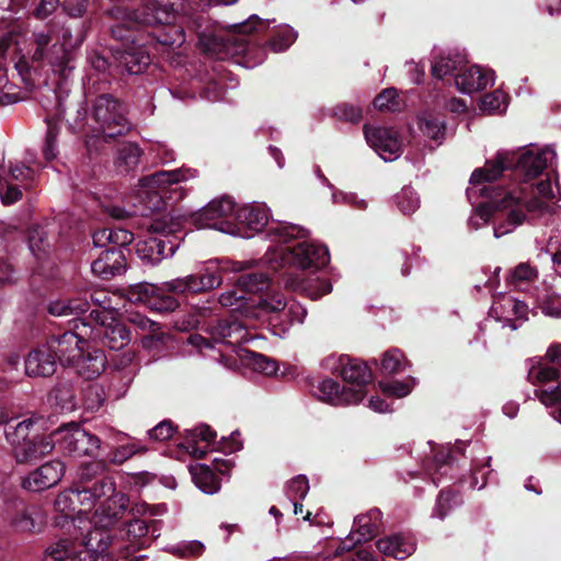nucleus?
Returning a JSON list of instances; mask_svg holds the SVG:
<instances>
[{"mask_svg": "<svg viewBox=\"0 0 561 561\" xmlns=\"http://www.w3.org/2000/svg\"><path fill=\"white\" fill-rule=\"evenodd\" d=\"M556 159L557 153L550 147L528 148L519 152L502 150L493 159L488 160L483 168L472 172L470 197L482 183L484 174L486 182H494L505 170L512 169L515 176L522 179L523 183H513L507 187L497 185V188H493L495 194L491 195L492 201L508 210L507 224L495 228L496 237L512 232L524 221L552 215L556 203L560 199L559 188H553L550 179L539 182L536 188L529 182L545 169L552 167Z\"/></svg>", "mask_w": 561, "mask_h": 561, "instance_id": "nucleus-1", "label": "nucleus"}, {"mask_svg": "<svg viewBox=\"0 0 561 561\" xmlns=\"http://www.w3.org/2000/svg\"><path fill=\"white\" fill-rule=\"evenodd\" d=\"M271 245L265 262L276 271L285 265L300 270L320 268L329 263V251L309 239V230L288 222L273 221L266 232Z\"/></svg>", "mask_w": 561, "mask_h": 561, "instance_id": "nucleus-2", "label": "nucleus"}, {"mask_svg": "<svg viewBox=\"0 0 561 561\" xmlns=\"http://www.w3.org/2000/svg\"><path fill=\"white\" fill-rule=\"evenodd\" d=\"M197 171L191 168H180L171 171H159L139 180L137 190L138 205L134 209L126 210L113 207L111 215L123 219L129 216H149L159 210L164 203H176L184 198L186 191L181 183L195 179Z\"/></svg>", "mask_w": 561, "mask_h": 561, "instance_id": "nucleus-3", "label": "nucleus"}, {"mask_svg": "<svg viewBox=\"0 0 561 561\" xmlns=\"http://www.w3.org/2000/svg\"><path fill=\"white\" fill-rule=\"evenodd\" d=\"M76 488L79 511L75 518L91 520V530H107L127 508L128 499L116 492L112 478H103L93 484H76Z\"/></svg>", "mask_w": 561, "mask_h": 561, "instance_id": "nucleus-4", "label": "nucleus"}, {"mask_svg": "<svg viewBox=\"0 0 561 561\" xmlns=\"http://www.w3.org/2000/svg\"><path fill=\"white\" fill-rule=\"evenodd\" d=\"M209 263L201 274H191L178 277L161 285L144 283L139 284L133 295L136 300L148 308L159 312L174 311L179 307L178 300L169 294L202 293L218 287L222 279L216 268Z\"/></svg>", "mask_w": 561, "mask_h": 561, "instance_id": "nucleus-5", "label": "nucleus"}, {"mask_svg": "<svg viewBox=\"0 0 561 561\" xmlns=\"http://www.w3.org/2000/svg\"><path fill=\"white\" fill-rule=\"evenodd\" d=\"M70 538L60 539L46 550V561H98V553L108 549L111 534L95 528L82 517L66 520Z\"/></svg>", "mask_w": 561, "mask_h": 561, "instance_id": "nucleus-6", "label": "nucleus"}, {"mask_svg": "<svg viewBox=\"0 0 561 561\" xmlns=\"http://www.w3.org/2000/svg\"><path fill=\"white\" fill-rule=\"evenodd\" d=\"M126 114V106L122 102L110 94H102L94 101L90 115L84 105H79L69 126L82 131L89 126L96 136L112 139L130 130L131 124Z\"/></svg>", "mask_w": 561, "mask_h": 561, "instance_id": "nucleus-7", "label": "nucleus"}, {"mask_svg": "<svg viewBox=\"0 0 561 561\" xmlns=\"http://www.w3.org/2000/svg\"><path fill=\"white\" fill-rule=\"evenodd\" d=\"M181 221L169 214H163L153 219L150 229L160 236H151L137 244V253L151 264H158L163 259L174 255L179 242L169 238V234L179 231Z\"/></svg>", "mask_w": 561, "mask_h": 561, "instance_id": "nucleus-8", "label": "nucleus"}, {"mask_svg": "<svg viewBox=\"0 0 561 561\" xmlns=\"http://www.w3.org/2000/svg\"><path fill=\"white\" fill-rule=\"evenodd\" d=\"M263 26L264 22L257 15H251L247 21L231 25V31L227 36L202 34L199 36V44L205 51L214 54L220 51L241 54L248 49V42L244 35Z\"/></svg>", "mask_w": 561, "mask_h": 561, "instance_id": "nucleus-9", "label": "nucleus"}, {"mask_svg": "<svg viewBox=\"0 0 561 561\" xmlns=\"http://www.w3.org/2000/svg\"><path fill=\"white\" fill-rule=\"evenodd\" d=\"M234 203L228 196L210 201L192 215V222L197 229H216L228 234H237Z\"/></svg>", "mask_w": 561, "mask_h": 561, "instance_id": "nucleus-10", "label": "nucleus"}, {"mask_svg": "<svg viewBox=\"0 0 561 561\" xmlns=\"http://www.w3.org/2000/svg\"><path fill=\"white\" fill-rule=\"evenodd\" d=\"M209 334L210 340L199 334H192L187 343L203 353L204 350L213 348V342L236 346L250 340L247 323L234 317L218 321L209 329Z\"/></svg>", "mask_w": 561, "mask_h": 561, "instance_id": "nucleus-11", "label": "nucleus"}, {"mask_svg": "<svg viewBox=\"0 0 561 561\" xmlns=\"http://www.w3.org/2000/svg\"><path fill=\"white\" fill-rule=\"evenodd\" d=\"M75 329L76 331L54 335L47 341L56 363L64 366L73 365L81 357L88 345L87 339L93 334L92 328L85 321H81V328L76 324Z\"/></svg>", "mask_w": 561, "mask_h": 561, "instance_id": "nucleus-12", "label": "nucleus"}, {"mask_svg": "<svg viewBox=\"0 0 561 561\" xmlns=\"http://www.w3.org/2000/svg\"><path fill=\"white\" fill-rule=\"evenodd\" d=\"M175 13L165 2L145 5L141 13V22L148 25H162V30L154 33L158 43L164 46H181L185 36L180 26L173 25Z\"/></svg>", "mask_w": 561, "mask_h": 561, "instance_id": "nucleus-13", "label": "nucleus"}, {"mask_svg": "<svg viewBox=\"0 0 561 561\" xmlns=\"http://www.w3.org/2000/svg\"><path fill=\"white\" fill-rule=\"evenodd\" d=\"M486 174L482 178V183L476 188V193L472 194L471 198L469 196V191L472 188V184L470 183V187L467 190L468 199L471 204H478L473 214L470 216L468 220V225L471 229H479L484 226L491 217L492 210L497 209L503 213V220L499 222L494 228L507 224V208L502 207L501 205L494 203L492 201L491 195H494L493 188H497L493 182H486ZM493 234H495V229H493ZM497 238L496 236H494Z\"/></svg>", "mask_w": 561, "mask_h": 561, "instance_id": "nucleus-14", "label": "nucleus"}, {"mask_svg": "<svg viewBox=\"0 0 561 561\" xmlns=\"http://www.w3.org/2000/svg\"><path fill=\"white\" fill-rule=\"evenodd\" d=\"M528 380L541 388L535 391L536 397L545 404L552 405L561 401V386L558 382L559 371L540 360H528Z\"/></svg>", "mask_w": 561, "mask_h": 561, "instance_id": "nucleus-15", "label": "nucleus"}, {"mask_svg": "<svg viewBox=\"0 0 561 561\" xmlns=\"http://www.w3.org/2000/svg\"><path fill=\"white\" fill-rule=\"evenodd\" d=\"M41 103L46 111L45 123L47 125L42 150L45 159L50 161L59 153L57 138L60 133L59 123L65 116L66 106L54 91H49V95L43 98Z\"/></svg>", "mask_w": 561, "mask_h": 561, "instance_id": "nucleus-16", "label": "nucleus"}, {"mask_svg": "<svg viewBox=\"0 0 561 561\" xmlns=\"http://www.w3.org/2000/svg\"><path fill=\"white\" fill-rule=\"evenodd\" d=\"M259 306L264 312L271 314L272 321L279 322L283 333L288 331L289 327L294 323L301 324L307 316V310L304 306L295 300H284L280 294L261 298Z\"/></svg>", "mask_w": 561, "mask_h": 561, "instance_id": "nucleus-17", "label": "nucleus"}, {"mask_svg": "<svg viewBox=\"0 0 561 561\" xmlns=\"http://www.w3.org/2000/svg\"><path fill=\"white\" fill-rule=\"evenodd\" d=\"M367 144L385 161L398 159L402 152V142L396 129L385 126L364 127Z\"/></svg>", "mask_w": 561, "mask_h": 561, "instance_id": "nucleus-18", "label": "nucleus"}, {"mask_svg": "<svg viewBox=\"0 0 561 561\" xmlns=\"http://www.w3.org/2000/svg\"><path fill=\"white\" fill-rule=\"evenodd\" d=\"M380 519L381 512L379 510H371L367 514L357 516L354 519V529L336 548L335 554L341 556L356 545L373 539L378 530Z\"/></svg>", "mask_w": 561, "mask_h": 561, "instance_id": "nucleus-19", "label": "nucleus"}, {"mask_svg": "<svg viewBox=\"0 0 561 561\" xmlns=\"http://www.w3.org/2000/svg\"><path fill=\"white\" fill-rule=\"evenodd\" d=\"M527 313V304L511 295H499L491 307V316L495 321L502 322L503 328L510 327L513 331L519 327L517 321L525 320Z\"/></svg>", "mask_w": 561, "mask_h": 561, "instance_id": "nucleus-20", "label": "nucleus"}, {"mask_svg": "<svg viewBox=\"0 0 561 561\" xmlns=\"http://www.w3.org/2000/svg\"><path fill=\"white\" fill-rule=\"evenodd\" d=\"M65 465L59 460L48 461L28 473L22 486L31 492H41L56 485L65 474Z\"/></svg>", "mask_w": 561, "mask_h": 561, "instance_id": "nucleus-21", "label": "nucleus"}, {"mask_svg": "<svg viewBox=\"0 0 561 561\" xmlns=\"http://www.w3.org/2000/svg\"><path fill=\"white\" fill-rule=\"evenodd\" d=\"M312 392L319 400L335 407L356 404L360 402L362 394L360 390L352 392L331 378L319 381Z\"/></svg>", "mask_w": 561, "mask_h": 561, "instance_id": "nucleus-22", "label": "nucleus"}, {"mask_svg": "<svg viewBox=\"0 0 561 561\" xmlns=\"http://www.w3.org/2000/svg\"><path fill=\"white\" fill-rule=\"evenodd\" d=\"M271 218V209L264 203H251L238 208L234 215L237 227L248 229L251 232H260ZM239 229L237 228V233Z\"/></svg>", "mask_w": 561, "mask_h": 561, "instance_id": "nucleus-23", "label": "nucleus"}, {"mask_svg": "<svg viewBox=\"0 0 561 561\" xmlns=\"http://www.w3.org/2000/svg\"><path fill=\"white\" fill-rule=\"evenodd\" d=\"M55 449L53 434L33 435L32 438L14 447V457L18 462L36 461Z\"/></svg>", "mask_w": 561, "mask_h": 561, "instance_id": "nucleus-24", "label": "nucleus"}, {"mask_svg": "<svg viewBox=\"0 0 561 561\" xmlns=\"http://www.w3.org/2000/svg\"><path fill=\"white\" fill-rule=\"evenodd\" d=\"M51 37L48 33L38 32L34 34V42L36 44L35 50L32 53V60L44 61L46 60L55 71H59L62 76L66 72V65L68 62V53L61 46H54L56 51H45L49 45Z\"/></svg>", "mask_w": 561, "mask_h": 561, "instance_id": "nucleus-25", "label": "nucleus"}, {"mask_svg": "<svg viewBox=\"0 0 561 561\" xmlns=\"http://www.w3.org/2000/svg\"><path fill=\"white\" fill-rule=\"evenodd\" d=\"M45 344L32 350L25 358V374L30 377H49L55 374L57 363Z\"/></svg>", "mask_w": 561, "mask_h": 561, "instance_id": "nucleus-26", "label": "nucleus"}, {"mask_svg": "<svg viewBox=\"0 0 561 561\" xmlns=\"http://www.w3.org/2000/svg\"><path fill=\"white\" fill-rule=\"evenodd\" d=\"M494 79L492 70H483L479 66H471L455 75L456 87L465 94L485 89L489 84L494 83Z\"/></svg>", "mask_w": 561, "mask_h": 561, "instance_id": "nucleus-27", "label": "nucleus"}, {"mask_svg": "<svg viewBox=\"0 0 561 561\" xmlns=\"http://www.w3.org/2000/svg\"><path fill=\"white\" fill-rule=\"evenodd\" d=\"M125 267V255L122 250L115 248L103 251L91 264L92 273L104 279L122 274Z\"/></svg>", "mask_w": 561, "mask_h": 561, "instance_id": "nucleus-28", "label": "nucleus"}, {"mask_svg": "<svg viewBox=\"0 0 561 561\" xmlns=\"http://www.w3.org/2000/svg\"><path fill=\"white\" fill-rule=\"evenodd\" d=\"M10 524L20 533H39L46 525V514L39 506L22 505L15 510Z\"/></svg>", "mask_w": 561, "mask_h": 561, "instance_id": "nucleus-29", "label": "nucleus"}, {"mask_svg": "<svg viewBox=\"0 0 561 561\" xmlns=\"http://www.w3.org/2000/svg\"><path fill=\"white\" fill-rule=\"evenodd\" d=\"M343 380L348 385L346 389L350 391L360 390V401L367 393V386L371 381V371L369 367L359 359L351 357V364L342 370Z\"/></svg>", "mask_w": 561, "mask_h": 561, "instance_id": "nucleus-30", "label": "nucleus"}, {"mask_svg": "<svg viewBox=\"0 0 561 561\" xmlns=\"http://www.w3.org/2000/svg\"><path fill=\"white\" fill-rule=\"evenodd\" d=\"M105 356L104 353L100 350H89V346H85V351L81 355L80 358H77L76 363L71 365L84 379H93L101 375V373L105 368Z\"/></svg>", "mask_w": 561, "mask_h": 561, "instance_id": "nucleus-31", "label": "nucleus"}, {"mask_svg": "<svg viewBox=\"0 0 561 561\" xmlns=\"http://www.w3.org/2000/svg\"><path fill=\"white\" fill-rule=\"evenodd\" d=\"M285 285L295 291H300L309 298L316 300L332 290V285L328 279L319 277L299 278L298 276H288Z\"/></svg>", "mask_w": 561, "mask_h": 561, "instance_id": "nucleus-32", "label": "nucleus"}, {"mask_svg": "<svg viewBox=\"0 0 561 561\" xmlns=\"http://www.w3.org/2000/svg\"><path fill=\"white\" fill-rule=\"evenodd\" d=\"M376 545L382 554L393 557L398 560L408 558L415 550L414 541L401 535L379 539Z\"/></svg>", "mask_w": 561, "mask_h": 561, "instance_id": "nucleus-33", "label": "nucleus"}, {"mask_svg": "<svg viewBox=\"0 0 561 561\" xmlns=\"http://www.w3.org/2000/svg\"><path fill=\"white\" fill-rule=\"evenodd\" d=\"M215 437L216 433L208 425H199L186 431L184 447L193 457L203 458L208 450L206 446L199 447L198 443L203 442L208 446Z\"/></svg>", "mask_w": 561, "mask_h": 561, "instance_id": "nucleus-34", "label": "nucleus"}, {"mask_svg": "<svg viewBox=\"0 0 561 561\" xmlns=\"http://www.w3.org/2000/svg\"><path fill=\"white\" fill-rule=\"evenodd\" d=\"M89 306V301L85 297L62 298L51 301L49 304L48 311L55 317L73 316L79 320L78 324L81 327L82 320L79 319V317L88 311Z\"/></svg>", "mask_w": 561, "mask_h": 561, "instance_id": "nucleus-35", "label": "nucleus"}, {"mask_svg": "<svg viewBox=\"0 0 561 561\" xmlns=\"http://www.w3.org/2000/svg\"><path fill=\"white\" fill-rule=\"evenodd\" d=\"M125 540L130 550L144 549L152 542V539L148 537L149 526L142 519H133L127 523L123 529Z\"/></svg>", "mask_w": 561, "mask_h": 561, "instance_id": "nucleus-36", "label": "nucleus"}, {"mask_svg": "<svg viewBox=\"0 0 561 561\" xmlns=\"http://www.w3.org/2000/svg\"><path fill=\"white\" fill-rule=\"evenodd\" d=\"M39 421L41 419L38 417H30L15 425H8L5 428L7 440L13 446V448L18 444L30 440L33 435H36V432L39 428Z\"/></svg>", "mask_w": 561, "mask_h": 561, "instance_id": "nucleus-37", "label": "nucleus"}, {"mask_svg": "<svg viewBox=\"0 0 561 561\" xmlns=\"http://www.w3.org/2000/svg\"><path fill=\"white\" fill-rule=\"evenodd\" d=\"M141 154L142 151L137 144L127 142L122 145L115 159L117 172L128 173L134 170L138 165Z\"/></svg>", "mask_w": 561, "mask_h": 561, "instance_id": "nucleus-38", "label": "nucleus"}, {"mask_svg": "<svg viewBox=\"0 0 561 561\" xmlns=\"http://www.w3.org/2000/svg\"><path fill=\"white\" fill-rule=\"evenodd\" d=\"M417 126L423 136L442 142L445 136V123L431 112H423L417 116Z\"/></svg>", "mask_w": 561, "mask_h": 561, "instance_id": "nucleus-39", "label": "nucleus"}, {"mask_svg": "<svg viewBox=\"0 0 561 561\" xmlns=\"http://www.w3.org/2000/svg\"><path fill=\"white\" fill-rule=\"evenodd\" d=\"M195 485L206 494H215L220 489V482L215 473L205 465H195L190 468Z\"/></svg>", "mask_w": 561, "mask_h": 561, "instance_id": "nucleus-40", "label": "nucleus"}, {"mask_svg": "<svg viewBox=\"0 0 561 561\" xmlns=\"http://www.w3.org/2000/svg\"><path fill=\"white\" fill-rule=\"evenodd\" d=\"M92 336H102L104 345L111 350H122L129 342V333L122 324L111 327L101 325Z\"/></svg>", "mask_w": 561, "mask_h": 561, "instance_id": "nucleus-41", "label": "nucleus"}, {"mask_svg": "<svg viewBox=\"0 0 561 561\" xmlns=\"http://www.w3.org/2000/svg\"><path fill=\"white\" fill-rule=\"evenodd\" d=\"M72 438L76 443L73 457L94 456L100 448V439L80 425L76 428V437Z\"/></svg>", "mask_w": 561, "mask_h": 561, "instance_id": "nucleus-42", "label": "nucleus"}, {"mask_svg": "<svg viewBox=\"0 0 561 561\" xmlns=\"http://www.w3.org/2000/svg\"><path fill=\"white\" fill-rule=\"evenodd\" d=\"M78 427V424L69 423L53 431L51 434L55 448L65 455L72 456L75 448L73 446H76L72 437H76V428Z\"/></svg>", "mask_w": 561, "mask_h": 561, "instance_id": "nucleus-43", "label": "nucleus"}, {"mask_svg": "<svg viewBox=\"0 0 561 561\" xmlns=\"http://www.w3.org/2000/svg\"><path fill=\"white\" fill-rule=\"evenodd\" d=\"M135 377V370H117L112 374L107 383V394L115 400L123 398Z\"/></svg>", "mask_w": 561, "mask_h": 561, "instance_id": "nucleus-44", "label": "nucleus"}, {"mask_svg": "<svg viewBox=\"0 0 561 561\" xmlns=\"http://www.w3.org/2000/svg\"><path fill=\"white\" fill-rule=\"evenodd\" d=\"M121 64L130 75H137L150 64V57L142 49L123 51L119 57Z\"/></svg>", "mask_w": 561, "mask_h": 561, "instance_id": "nucleus-45", "label": "nucleus"}, {"mask_svg": "<svg viewBox=\"0 0 561 561\" xmlns=\"http://www.w3.org/2000/svg\"><path fill=\"white\" fill-rule=\"evenodd\" d=\"M141 329L149 330L153 333L151 336H146L142 339V343L147 347H151L156 343L165 344L171 340V335L167 333H158L160 330V324L153 320H150L144 316L137 314L134 319Z\"/></svg>", "mask_w": 561, "mask_h": 561, "instance_id": "nucleus-46", "label": "nucleus"}, {"mask_svg": "<svg viewBox=\"0 0 561 561\" xmlns=\"http://www.w3.org/2000/svg\"><path fill=\"white\" fill-rule=\"evenodd\" d=\"M270 277L262 272H249L239 276L237 284L244 291L257 293L267 288Z\"/></svg>", "mask_w": 561, "mask_h": 561, "instance_id": "nucleus-47", "label": "nucleus"}, {"mask_svg": "<svg viewBox=\"0 0 561 561\" xmlns=\"http://www.w3.org/2000/svg\"><path fill=\"white\" fill-rule=\"evenodd\" d=\"M54 507L57 512L64 514L66 518L77 512V510L79 511L76 484L57 495L54 501Z\"/></svg>", "mask_w": 561, "mask_h": 561, "instance_id": "nucleus-48", "label": "nucleus"}, {"mask_svg": "<svg viewBox=\"0 0 561 561\" xmlns=\"http://www.w3.org/2000/svg\"><path fill=\"white\" fill-rule=\"evenodd\" d=\"M538 273L528 263H520L511 274V284L518 290H525L526 286L535 282Z\"/></svg>", "mask_w": 561, "mask_h": 561, "instance_id": "nucleus-49", "label": "nucleus"}, {"mask_svg": "<svg viewBox=\"0 0 561 561\" xmlns=\"http://www.w3.org/2000/svg\"><path fill=\"white\" fill-rule=\"evenodd\" d=\"M507 107V99L503 91L495 90L483 96L480 108L488 114L503 113Z\"/></svg>", "mask_w": 561, "mask_h": 561, "instance_id": "nucleus-50", "label": "nucleus"}, {"mask_svg": "<svg viewBox=\"0 0 561 561\" xmlns=\"http://www.w3.org/2000/svg\"><path fill=\"white\" fill-rule=\"evenodd\" d=\"M396 204L404 215L414 213L421 204L420 197L412 187H403L394 197Z\"/></svg>", "mask_w": 561, "mask_h": 561, "instance_id": "nucleus-51", "label": "nucleus"}, {"mask_svg": "<svg viewBox=\"0 0 561 561\" xmlns=\"http://www.w3.org/2000/svg\"><path fill=\"white\" fill-rule=\"evenodd\" d=\"M408 362L398 348L386 352L381 358V369L386 374H398L405 369Z\"/></svg>", "mask_w": 561, "mask_h": 561, "instance_id": "nucleus-52", "label": "nucleus"}, {"mask_svg": "<svg viewBox=\"0 0 561 561\" xmlns=\"http://www.w3.org/2000/svg\"><path fill=\"white\" fill-rule=\"evenodd\" d=\"M90 299L102 309V311L92 310L90 317L94 319L96 324L104 325L106 320L105 311L112 309V298L104 290H94L90 294Z\"/></svg>", "mask_w": 561, "mask_h": 561, "instance_id": "nucleus-53", "label": "nucleus"}, {"mask_svg": "<svg viewBox=\"0 0 561 561\" xmlns=\"http://www.w3.org/2000/svg\"><path fill=\"white\" fill-rule=\"evenodd\" d=\"M416 385L414 378H408L407 380H392L388 382H380L379 387L381 391L391 397L403 398L407 397Z\"/></svg>", "mask_w": 561, "mask_h": 561, "instance_id": "nucleus-54", "label": "nucleus"}, {"mask_svg": "<svg viewBox=\"0 0 561 561\" xmlns=\"http://www.w3.org/2000/svg\"><path fill=\"white\" fill-rule=\"evenodd\" d=\"M297 36L298 33L289 25L280 26L270 42L271 48L277 53L284 51L295 43Z\"/></svg>", "mask_w": 561, "mask_h": 561, "instance_id": "nucleus-55", "label": "nucleus"}, {"mask_svg": "<svg viewBox=\"0 0 561 561\" xmlns=\"http://www.w3.org/2000/svg\"><path fill=\"white\" fill-rule=\"evenodd\" d=\"M537 306L548 317L561 318V294L548 291L537 299Z\"/></svg>", "mask_w": 561, "mask_h": 561, "instance_id": "nucleus-56", "label": "nucleus"}, {"mask_svg": "<svg viewBox=\"0 0 561 561\" xmlns=\"http://www.w3.org/2000/svg\"><path fill=\"white\" fill-rule=\"evenodd\" d=\"M147 447L138 440L128 442L125 445L117 447L111 456V461L114 463H123L137 454H142Z\"/></svg>", "mask_w": 561, "mask_h": 561, "instance_id": "nucleus-57", "label": "nucleus"}, {"mask_svg": "<svg viewBox=\"0 0 561 561\" xmlns=\"http://www.w3.org/2000/svg\"><path fill=\"white\" fill-rule=\"evenodd\" d=\"M165 551L180 558L195 557L202 554L204 545L197 540L185 541L168 546Z\"/></svg>", "mask_w": 561, "mask_h": 561, "instance_id": "nucleus-58", "label": "nucleus"}, {"mask_svg": "<svg viewBox=\"0 0 561 561\" xmlns=\"http://www.w3.org/2000/svg\"><path fill=\"white\" fill-rule=\"evenodd\" d=\"M309 491V482L306 476H297L286 484V495L289 501L304 500Z\"/></svg>", "mask_w": 561, "mask_h": 561, "instance_id": "nucleus-59", "label": "nucleus"}, {"mask_svg": "<svg viewBox=\"0 0 561 561\" xmlns=\"http://www.w3.org/2000/svg\"><path fill=\"white\" fill-rule=\"evenodd\" d=\"M351 364V357L345 354H330L321 360V367L339 376H342V370Z\"/></svg>", "mask_w": 561, "mask_h": 561, "instance_id": "nucleus-60", "label": "nucleus"}, {"mask_svg": "<svg viewBox=\"0 0 561 561\" xmlns=\"http://www.w3.org/2000/svg\"><path fill=\"white\" fill-rule=\"evenodd\" d=\"M374 106L380 111H396L399 108L398 93L393 88L380 92L374 100Z\"/></svg>", "mask_w": 561, "mask_h": 561, "instance_id": "nucleus-61", "label": "nucleus"}, {"mask_svg": "<svg viewBox=\"0 0 561 561\" xmlns=\"http://www.w3.org/2000/svg\"><path fill=\"white\" fill-rule=\"evenodd\" d=\"M458 503L457 494L449 491H442L437 497L433 515L443 519Z\"/></svg>", "mask_w": 561, "mask_h": 561, "instance_id": "nucleus-62", "label": "nucleus"}, {"mask_svg": "<svg viewBox=\"0 0 561 561\" xmlns=\"http://www.w3.org/2000/svg\"><path fill=\"white\" fill-rule=\"evenodd\" d=\"M249 365L264 375H273L276 373V363L262 354L250 352L248 353Z\"/></svg>", "mask_w": 561, "mask_h": 561, "instance_id": "nucleus-63", "label": "nucleus"}, {"mask_svg": "<svg viewBox=\"0 0 561 561\" xmlns=\"http://www.w3.org/2000/svg\"><path fill=\"white\" fill-rule=\"evenodd\" d=\"M103 389L96 385L89 386L83 394V404L87 410H99L104 403Z\"/></svg>", "mask_w": 561, "mask_h": 561, "instance_id": "nucleus-64", "label": "nucleus"}]
</instances>
